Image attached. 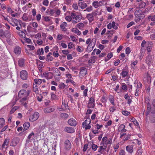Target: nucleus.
Masks as SVG:
<instances>
[{
  "label": "nucleus",
  "instance_id": "nucleus-34",
  "mask_svg": "<svg viewBox=\"0 0 155 155\" xmlns=\"http://www.w3.org/2000/svg\"><path fill=\"white\" fill-rule=\"evenodd\" d=\"M30 126V124L28 122H26L23 124L24 130H26L28 129Z\"/></svg>",
  "mask_w": 155,
  "mask_h": 155
},
{
  "label": "nucleus",
  "instance_id": "nucleus-4",
  "mask_svg": "<svg viewBox=\"0 0 155 155\" xmlns=\"http://www.w3.org/2000/svg\"><path fill=\"white\" fill-rule=\"evenodd\" d=\"M95 43L96 39L94 38L93 39L87 48V51L90 52L92 51L95 45Z\"/></svg>",
  "mask_w": 155,
  "mask_h": 155
},
{
  "label": "nucleus",
  "instance_id": "nucleus-52",
  "mask_svg": "<svg viewBox=\"0 0 155 155\" xmlns=\"http://www.w3.org/2000/svg\"><path fill=\"white\" fill-rule=\"evenodd\" d=\"M81 19V17L80 15H77L73 19H75L78 22L80 21Z\"/></svg>",
  "mask_w": 155,
  "mask_h": 155
},
{
  "label": "nucleus",
  "instance_id": "nucleus-62",
  "mask_svg": "<svg viewBox=\"0 0 155 155\" xmlns=\"http://www.w3.org/2000/svg\"><path fill=\"white\" fill-rule=\"evenodd\" d=\"M42 3L44 5L48 6V5L49 1L48 0H44Z\"/></svg>",
  "mask_w": 155,
  "mask_h": 155
},
{
  "label": "nucleus",
  "instance_id": "nucleus-14",
  "mask_svg": "<svg viewBox=\"0 0 155 155\" xmlns=\"http://www.w3.org/2000/svg\"><path fill=\"white\" fill-rule=\"evenodd\" d=\"M55 110L53 107H50L46 108L44 109V111L45 113H48L54 111Z\"/></svg>",
  "mask_w": 155,
  "mask_h": 155
},
{
  "label": "nucleus",
  "instance_id": "nucleus-47",
  "mask_svg": "<svg viewBox=\"0 0 155 155\" xmlns=\"http://www.w3.org/2000/svg\"><path fill=\"white\" fill-rule=\"evenodd\" d=\"M131 120L133 122L134 124L136 126H137L139 125V124L137 120L134 118V117H132L131 118Z\"/></svg>",
  "mask_w": 155,
  "mask_h": 155
},
{
  "label": "nucleus",
  "instance_id": "nucleus-27",
  "mask_svg": "<svg viewBox=\"0 0 155 155\" xmlns=\"http://www.w3.org/2000/svg\"><path fill=\"white\" fill-rule=\"evenodd\" d=\"M128 72L125 70L124 69L122 70V72L120 73V75L122 78H125L127 76Z\"/></svg>",
  "mask_w": 155,
  "mask_h": 155
},
{
  "label": "nucleus",
  "instance_id": "nucleus-36",
  "mask_svg": "<svg viewBox=\"0 0 155 155\" xmlns=\"http://www.w3.org/2000/svg\"><path fill=\"white\" fill-rule=\"evenodd\" d=\"M146 5V3L143 2H141L139 3V8H144Z\"/></svg>",
  "mask_w": 155,
  "mask_h": 155
},
{
  "label": "nucleus",
  "instance_id": "nucleus-30",
  "mask_svg": "<svg viewBox=\"0 0 155 155\" xmlns=\"http://www.w3.org/2000/svg\"><path fill=\"white\" fill-rule=\"evenodd\" d=\"M33 91L36 94H38V88L36 84H34L33 85Z\"/></svg>",
  "mask_w": 155,
  "mask_h": 155
},
{
  "label": "nucleus",
  "instance_id": "nucleus-60",
  "mask_svg": "<svg viewBox=\"0 0 155 155\" xmlns=\"http://www.w3.org/2000/svg\"><path fill=\"white\" fill-rule=\"evenodd\" d=\"M4 31L2 29H0V37L4 38Z\"/></svg>",
  "mask_w": 155,
  "mask_h": 155
},
{
  "label": "nucleus",
  "instance_id": "nucleus-22",
  "mask_svg": "<svg viewBox=\"0 0 155 155\" xmlns=\"http://www.w3.org/2000/svg\"><path fill=\"white\" fill-rule=\"evenodd\" d=\"M78 5L82 9L85 8L87 6L86 3H85L84 2H79Z\"/></svg>",
  "mask_w": 155,
  "mask_h": 155
},
{
  "label": "nucleus",
  "instance_id": "nucleus-48",
  "mask_svg": "<svg viewBox=\"0 0 155 155\" xmlns=\"http://www.w3.org/2000/svg\"><path fill=\"white\" fill-rule=\"evenodd\" d=\"M109 100L110 103L113 105L115 106V105L114 102V97H112L111 98H109Z\"/></svg>",
  "mask_w": 155,
  "mask_h": 155
},
{
  "label": "nucleus",
  "instance_id": "nucleus-8",
  "mask_svg": "<svg viewBox=\"0 0 155 155\" xmlns=\"http://www.w3.org/2000/svg\"><path fill=\"white\" fill-rule=\"evenodd\" d=\"M153 56L151 55H148L146 57V62L149 66L152 64L153 62Z\"/></svg>",
  "mask_w": 155,
  "mask_h": 155
},
{
  "label": "nucleus",
  "instance_id": "nucleus-31",
  "mask_svg": "<svg viewBox=\"0 0 155 155\" xmlns=\"http://www.w3.org/2000/svg\"><path fill=\"white\" fill-rule=\"evenodd\" d=\"M60 116L62 119H66L68 118L69 115L67 113H62L61 114Z\"/></svg>",
  "mask_w": 155,
  "mask_h": 155
},
{
  "label": "nucleus",
  "instance_id": "nucleus-40",
  "mask_svg": "<svg viewBox=\"0 0 155 155\" xmlns=\"http://www.w3.org/2000/svg\"><path fill=\"white\" fill-rule=\"evenodd\" d=\"M44 54V50L43 48L38 49L37 51V54L38 55H42Z\"/></svg>",
  "mask_w": 155,
  "mask_h": 155
},
{
  "label": "nucleus",
  "instance_id": "nucleus-15",
  "mask_svg": "<svg viewBox=\"0 0 155 155\" xmlns=\"http://www.w3.org/2000/svg\"><path fill=\"white\" fill-rule=\"evenodd\" d=\"M94 14L96 15L97 14V13H95L92 12L91 14H88L87 15L86 17L89 20L90 22H91L93 20L94 18L93 16Z\"/></svg>",
  "mask_w": 155,
  "mask_h": 155
},
{
  "label": "nucleus",
  "instance_id": "nucleus-53",
  "mask_svg": "<svg viewBox=\"0 0 155 155\" xmlns=\"http://www.w3.org/2000/svg\"><path fill=\"white\" fill-rule=\"evenodd\" d=\"M22 19L24 21H28V18L27 17L26 14L24 13L23 14L22 17Z\"/></svg>",
  "mask_w": 155,
  "mask_h": 155
},
{
  "label": "nucleus",
  "instance_id": "nucleus-24",
  "mask_svg": "<svg viewBox=\"0 0 155 155\" xmlns=\"http://www.w3.org/2000/svg\"><path fill=\"white\" fill-rule=\"evenodd\" d=\"M18 65L21 67H23L24 65L25 60L24 59H20L18 61Z\"/></svg>",
  "mask_w": 155,
  "mask_h": 155
},
{
  "label": "nucleus",
  "instance_id": "nucleus-41",
  "mask_svg": "<svg viewBox=\"0 0 155 155\" xmlns=\"http://www.w3.org/2000/svg\"><path fill=\"white\" fill-rule=\"evenodd\" d=\"M53 59L52 56L48 55L46 57V60L47 61H51Z\"/></svg>",
  "mask_w": 155,
  "mask_h": 155
},
{
  "label": "nucleus",
  "instance_id": "nucleus-38",
  "mask_svg": "<svg viewBox=\"0 0 155 155\" xmlns=\"http://www.w3.org/2000/svg\"><path fill=\"white\" fill-rule=\"evenodd\" d=\"M148 19L149 20L155 21V15L153 14L150 15L148 16Z\"/></svg>",
  "mask_w": 155,
  "mask_h": 155
},
{
  "label": "nucleus",
  "instance_id": "nucleus-42",
  "mask_svg": "<svg viewBox=\"0 0 155 155\" xmlns=\"http://www.w3.org/2000/svg\"><path fill=\"white\" fill-rule=\"evenodd\" d=\"M34 81L35 82V84H40L42 82V80L39 79H35L34 80Z\"/></svg>",
  "mask_w": 155,
  "mask_h": 155
},
{
  "label": "nucleus",
  "instance_id": "nucleus-28",
  "mask_svg": "<svg viewBox=\"0 0 155 155\" xmlns=\"http://www.w3.org/2000/svg\"><path fill=\"white\" fill-rule=\"evenodd\" d=\"M9 141V139L6 138L5 139L4 141L2 146V148L3 149V148H5V146H8Z\"/></svg>",
  "mask_w": 155,
  "mask_h": 155
},
{
  "label": "nucleus",
  "instance_id": "nucleus-7",
  "mask_svg": "<svg viewBox=\"0 0 155 155\" xmlns=\"http://www.w3.org/2000/svg\"><path fill=\"white\" fill-rule=\"evenodd\" d=\"M20 76L22 80H26L28 76L27 71L25 70H22L20 72Z\"/></svg>",
  "mask_w": 155,
  "mask_h": 155
},
{
  "label": "nucleus",
  "instance_id": "nucleus-2",
  "mask_svg": "<svg viewBox=\"0 0 155 155\" xmlns=\"http://www.w3.org/2000/svg\"><path fill=\"white\" fill-rule=\"evenodd\" d=\"M149 10V9L147 8H146L143 11L140 9L136 10L135 12V15L137 18V20L140 21L143 18L145 15L148 14Z\"/></svg>",
  "mask_w": 155,
  "mask_h": 155
},
{
  "label": "nucleus",
  "instance_id": "nucleus-21",
  "mask_svg": "<svg viewBox=\"0 0 155 155\" xmlns=\"http://www.w3.org/2000/svg\"><path fill=\"white\" fill-rule=\"evenodd\" d=\"M133 145H128L126 147V150L130 153L131 154L133 152Z\"/></svg>",
  "mask_w": 155,
  "mask_h": 155
},
{
  "label": "nucleus",
  "instance_id": "nucleus-63",
  "mask_svg": "<svg viewBox=\"0 0 155 155\" xmlns=\"http://www.w3.org/2000/svg\"><path fill=\"white\" fill-rule=\"evenodd\" d=\"M101 101L103 103H106L107 102V98L105 96H103L101 99Z\"/></svg>",
  "mask_w": 155,
  "mask_h": 155
},
{
  "label": "nucleus",
  "instance_id": "nucleus-17",
  "mask_svg": "<svg viewBox=\"0 0 155 155\" xmlns=\"http://www.w3.org/2000/svg\"><path fill=\"white\" fill-rule=\"evenodd\" d=\"M53 50L54 51L53 53V56L56 57H57L59 55L58 53V46H55L53 48Z\"/></svg>",
  "mask_w": 155,
  "mask_h": 155
},
{
  "label": "nucleus",
  "instance_id": "nucleus-45",
  "mask_svg": "<svg viewBox=\"0 0 155 155\" xmlns=\"http://www.w3.org/2000/svg\"><path fill=\"white\" fill-rule=\"evenodd\" d=\"M77 27L81 30L84 27V25L82 23L80 22L77 25Z\"/></svg>",
  "mask_w": 155,
  "mask_h": 155
},
{
  "label": "nucleus",
  "instance_id": "nucleus-1",
  "mask_svg": "<svg viewBox=\"0 0 155 155\" xmlns=\"http://www.w3.org/2000/svg\"><path fill=\"white\" fill-rule=\"evenodd\" d=\"M31 92L30 89H28L27 91L24 89L20 90L18 93L20 102L23 103L27 101L29 98V96Z\"/></svg>",
  "mask_w": 155,
  "mask_h": 155
},
{
  "label": "nucleus",
  "instance_id": "nucleus-54",
  "mask_svg": "<svg viewBox=\"0 0 155 155\" xmlns=\"http://www.w3.org/2000/svg\"><path fill=\"white\" fill-rule=\"evenodd\" d=\"M116 107L113 105V106H111L110 108V112L113 113L114 111H115L116 109Z\"/></svg>",
  "mask_w": 155,
  "mask_h": 155
},
{
  "label": "nucleus",
  "instance_id": "nucleus-33",
  "mask_svg": "<svg viewBox=\"0 0 155 155\" xmlns=\"http://www.w3.org/2000/svg\"><path fill=\"white\" fill-rule=\"evenodd\" d=\"M112 138H110L105 141V142H104L103 143L106 145V146H107L108 144L110 145L112 144Z\"/></svg>",
  "mask_w": 155,
  "mask_h": 155
},
{
  "label": "nucleus",
  "instance_id": "nucleus-61",
  "mask_svg": "<svg viewBox=\"0 0 155 155\" xmlns=\"http://www.w3.org/2000/svg\"><path fill=\"white\" fill-rule=\"evenodd\" d=\"M122 113L123 115L125 116H128L130 114L129 112L126 110L122 111Z\"/></svg>",
  "mask_w": 155,
  "mask_h": 155
},
{
  "label": "nucleus",
  "instance_id": "nucleus-56",
  "mask_svg": "<svg viewBox=\"0 0 155 155\" xmlns=\"http://www.w3.org/2000/svg\"><path fill=\"white\" fill-rule=\"evenodd\" d=\"M91 147L92 150L94 151H95L97 150V149L98 147L97 145L95 144H92L91 145Z\"/></svg>",
  "mask_w": 155,
  "mask_h": 155
},
{
  "label": "nucleus",
  "instance_id": "nucleus-32",
  "mask_svg": "<svg viewBox=\"0 0 155 155\" xmlns=\"http://www.w3.org/2000/svg\"><path fill=\"white\" fill-rule=\"evenodd\" d=\"M71 31L77 34L78 35H79L81 34V32L77 28H73Z\"/></svg>",
  "mask_w": 155,
  "mask_h": 155
},
{
  "label": "nucleus",
  "instance_id": "nucleus-39",
  "mask_svg": "<svg viewBox=\"0 0 155 155\" xmlns=\"http://www.w3.org/2000/svg\"><path fill=\"white\" fill-rule=\"evenodd\" d=\"M47 12L50 15H53L55 13V11L52 9H48L47 10Z\"/></svg>",
  "mask_w": 155,
  "mask_h": 155
},
{
  "label": "nucleus",
  "instance_id": "nucleus-58",
  "mask_svg": "<svg viewBox=\"0 0 155 155\" xmlns=\"http://www.w3.org/2000/svg\"><path fill=\"white\" fill-rule=\"evenodd\" d=\"M112 28L114 29H117L118 28L117 25H115V23L114 21H113L112 22Z\"/></svg>",
  "mask_w": 155,
  "mask_h": 155
},
{
  "label": "nucleus",
  "instance_id": "nucleus-6",
  "mask_svg": "<svg viewBox=\"0 0 155 155\" xmlns=\"http://www.w3.org/2000/svg\"><path fill=\"white\" fill-rule=\"evenodd\" d=\"M39 117V113L38 112H35L31 114L29 117V120L30 121H34L38 118Z\"/></svg>",
  "mask_w": 155,
  "mask_h": 155
},
{
  "label": "nucleus",
  "instance_id": "nucleus-29",
  "mask_svg": "<svg viewBox=\"0 0 155 155\" xmlns=\"http://www.w3.org/2000/svg\"><path fill=\"white\" fill-rule=\"evenodd\" d=\"M124 98L125 99L127 100V103L128 104H130L131 103L132 101L127 94H126L125 95Z\"/></svg>",
  "mask_w": 155,
  "mask_h": 155
},
{
  "label": "nucleus",
  "instance_id": "nucleus-64",
  "mask_svg": "<svg viewBox=\"0 0 155 155\" xmlns=\"http://www.w3.org/2000/svg\"><path fill=\"white\" fill-rule=\"evenodd\" d=\"M125 151L123 149L120 150L119 152V155H125Z\"/></svg>",
  "mask_w": 155,
  "mask_h": 155
},
{
  "label": "nucleus",
  "instance_id": "nucleus-55",
  "mask_svg": "<svg viewBox=\"0 0 155 155\" xmlns=\"http://www.w3.org/2000/svg\"><path fill=\"white\" fill-rule=\"evenodd\" d=\"M119 147V143H117L114 145V152H116Z\"/></svg>",
  "mask_w": 155,
  "mask_h": 155
},
{
  "label": "nucleus",
  "instance_id": "nucleus-13",
  "mask_svg": "<svg viewBox=\"0 0 155 155\" xmlns=\"http://www.w3.org/2000/svg\"><path fill=\"white\" fill-rule=\"evenodd\" d=\"M65 148L67 150H69L71 147V144L70 141L68 140H65L64 143Z\"/></svg>",
  "mask_w": 155,
  "mask_h": 155
},
{
  "label": "nucleus",
  "instance_id": "nucleus-25",
  "mask_svg": "<svg viewBox=\"0 0 155 155\" xmlns=\"http://www.w3.org/2000/svg\"><path fill=\"white\" fill-rule=\"evenodd\" d=\"M62 107H63V108L66 109L67 107H68L67 100H66L65 99H64V100H63V99H62Z\"/></svg>",
  "mask_w": 155,
  "mask_h": 155
},
{
  "label": "nucleus",
  "instance_id": "nucleus-20",
  "mask_svg": "<svg viewBox=\"0 0 155 155\" xmlns=\"http://www.w3.org/2000/svg\"><path fill=\"white\" fill-rule=\"evenodd\" d=\"M67 25V23L64 22H63L60 25V28L62 30V31H65L67 30V28H66V27Z\"/></svg>",
  "mask_w": 155,
  "mask_h": 155
},
{
  "label": "nucleus",
  "instance_id": "nucleus-50",
  "mask_svg": "<svg viewBox=\"0 0 155 155\" xmlns=\"http://www.w3.org/2000/svg\"><path fill=\"white\" fill-rule=\"evenodd\" d=\"M18 107L17 106H15L13 107L10 112V114H13L16 110L18 109Z\"/></svg>",
  "mask_w": 155,
  "mask_h": 155
},
{
  "label": "nucleus",
  "instance_id": "nucleus-51",
  "mask_svg": "<svg viewBox=\"0 0 155 155\" xmlns=\"http://www.w3.org/2000/svg\"><path fill=\"white\" fill-rule=\"evenodd\" d=\"M125 125L123 124H121L119 127L118 129V131H121L124 128H125Z\"/></svg>",
  "mask_w": 155,
  "mask_h": 155
},
{
  "label": "nucleus",
  "instance_id": "nucleus-11",
  "mask_svg": "<svg viewBox=\"0 0 155 155\" xmlns=\"http://www.w3.org/2000/svg\"><path fill=\"white\" fill-rule=\"evenodd\" d=\"M19 139L18 137H16L13 138L11 142V146L15 147V146L19 143Z\"/></svg>",
  "mask_w": 155,
  "mask_h": 155
},
{
  "label": "nucleus",
  "instance_id": "nucleus-35",
  "mask_svg": "<svg viewBox=\"0 0 155 155\" xmlns=\"http://www.w3.org/2000/svg\"><path fill=\"white\" fill-rule=\"evenodd\" d=\"M5 121L3 118H0V128H2L5 124Z\"/></svg>",
  "mask_w": 155,
  "mask_h": 155
},
{
  "label": "nucleus",
  "instance_id": "nucleus-12",
  "mask_svg": "<svg viewBox=\"0 0 155 155\" xmlns=\"http://www.w3.org/2000/svg\"><path fill=\"white\" fill-rule=\"evenodd\" d=\"M103 1H101L98 2V1H94L92 4V5L95 8H97L101 6L102 5Z\"/></svg>",
  "mask_w": 155,
  "mask_h": 155
},
{
  "label": "nucleus",
  "instance_id": "nucleus-26",
  "mask_svg": "<svg viewBox=\"0 0 155 155\" xmlns=\"http://www.w3.org/2000/svg\"><path fill=\"white\" fill-rule=\"evenodd\" d=\"M142 86V84L140 82H139V83H137V86H136V91L137 93H138L140 90V89L141 88Z\"/></svg>",
  "mask_w": 155,
  "mask_h": 155
},
{
  "label": "nucleus",
  "instance_id": "nucleus-19",
  "mask_svg": "<svg viewBox=\"0 0 155 155\" xmlns=\"http://www.w3.org/2000/svg\"><path fill=\"white\" fill-rule=\"evenodd\" d=\"M21 52V48L20 47L16 46L14 48V52L15 54L19 55Z\"/></svg>",
  "mask_w": 155,
  "mask_h": 155
},
{
  "label": "nucleus",
  "instance_id": "nucleus-49",
  "mask_svg": "<svg viewBox=\"0 0 155 155\" xmlns=\"http://www.w3.org/2000/svg\"><path fill=\"white\" fill-rule=\"evenodd\" d=\"M65 87V85L63 83H61L58 85L59 88L61 89L64 88Z\"/></svg>",
  "mask_w": 155,
  "mask_h": 155
},
{
  "label": "nucleus",
  "instance_id": "nucleus-43",
  "mask_svg": "<svg viewBox=\"0 0 155 155\" xmlns=\"http://www.w3.org/2000/svg\"><path fill=\"white\" fill-rule=\"evenodd\" d=\"M46 77L48 79H49L52 78L53 77L52 73L51 72L48 73L46 74Z\"/></svg>",
  "mask_w": 155,
  "mask_h": 155
},
{
  "label": "nucleus",
  "instance_id": "nucleus-10",
  "mask_svg": "<svg viewBox=\"0 0 155 155\" xmlns=\"http://www.w3.org/2000/svg\"><path fill=\"white\" fill-rule=\"evenodd\" d=\"M68 123L69 125L72 126H76L77 124L76 120L73 118H71L68 120Z\"/></svg>",
  "mask_w": 155,
  "mask_h": 155
},
{
  "label": "nucleus",
  "instance_id": "nucleus-59",
  "mask_svg": "<svg viewBox=\"0 0 155 155\" xmlns=\"http://www.w3.org/2000/svg\"><path fill=\"white\" fill-rule=\"evenodd\" d=\"M93 10L92 7L91 6H90L86 8V9L84 10V11H87L90 12L92 11Z\"/></svg>",
  "mask_w": 155,
  "mask_h": 155
},
{
  "label": "nucleus",
  "instance_id": "nucleus-9",
  "mask_svg": "<svg viewBox=\"0 0 155 155\" xmlns=\"http://www.w3.org/2000/svg\"><path fill=\"white\" fill-rule=\"evenodd\" d=\"M87 73V69L84 67L81 68V71L80 72V77L82 78L86 75Z\"/></svg>",
  "mask_w": 155,
  "mask_h": 155
},
{
  "label": "nucleus",
  "instance_id": "nucleus-5",
  "mask_svg": "<svg viewBox=\"0 0 155 155\" xmlns=\"http://www.w3.org/2000/svg\"><path fill=\"white\" fill-rule=\"evenodd\" d=\"M95 106V99L93 97H91L89 99L87 107L89 108H93Z\"/></svg>",
  "mask_w": 155,
  "mask_h": 155
},
{
  "label": "nucleus",
  "instance_id": "nucleus-18",
  "mask_svg": "<svg viewBox=\"0 0 155 155\" xmlns=\"http://www.w3.org/2000/svg\"><path fill=\"white\" fill-rule=\"evenodd\" d=\"M146 102L147 104V113L148 114L149 112V109H150L151 105L149 103L150 100L148 98H147L145 99Z\"/></svg>",
  "mask_w": 155,
  "mask_h": 155
},
{
  "label": "nucleus",
  "instance_id": "nucleus-16",
  "mask_svg": "<svg viewBox=\"0 0 155 155\" xmlns=\"http://www.w3.org/2000/svg\"><path fill=\"white\" fill-rule=\"evenodd\" d=\"M64 130L69 133H73L74 132V129L71 127H66L64 128Z\"/></svg>",
  "mask_w": 155,
  "mask_h": 155
},
{
  "label": "nucleus",
  "instance_id": "nucleus-46",
  "mask_svg": "<svg viewBox=\"0 0 155 155\" xmlns=\"http://www.w3.org/2000/svg\"><path fill=\"white\" fill-rule=\"evenodd\" d=\"M121 89L124 90L126 91L127 89V87L126 84L125 83H122L121 84Z\"/></svg>",
  "mask_w": 155,
  "mask_h": 155
},
{
  "label": "nucleus",
  "instance_id": "nucleus-57",
  "mask_svg": "<svg viewBox=\"0 0 155 155\" xmlns=\"http://www.w3.org/2000/svg\"><path fill=\"white\" fill-rule=\"evenodd\" d=\"M151 102L152 103V107L151 106V107L153 108V109L155 110V100H152Z\"/></svg>",
  "mask_w": 155,
  "mask_h": 155
},
{
  "label": "nucleus",
  "instance_id": "nucleus-44",
  "mask_svg": "<svg viewBox=\"0 0 155 155\" xmlns=\"http://www.w3.org/2000/svg\"><path fill=\"white\" fill-rule=\"evenodd\" d=\"M51 98L53 100H56L58 99V98L57 96L54 94L53 92L51 93Z\"/></svg>",
  "mask_w": 155,
  "mask_h": 155
},
{
  "label": "nucleus",
  "instance_id": "nucleus-23",
  "mask_svg": "<svg viewBox=\"0 0 155 155\" xmlns=\"http://www.w3.org/2000/svg\"><path fill=\"white\" fill-rule=\"evenodd\" d=\"M91 121L90 118H87L82 123L83 127H85V126L91 123Z\"/></svg>",
  "mask_w": 155,
  "mask_h": 155
},
{
  "label": "nucleus",
  "instance_id": "nucleus-3",
  "mask_svg": "<svg viewBox=\"0 0 155 155\" xmlns=\"http://www.w3.org/2000/svg\"><path fill=\"white\" fill-rule=\"evenodd\" d=\"M145 113L147 117H149L152 123L155 122V110L153 108H150L148 114L147 113V110Z\"/></svg>",
  "mask_w": 155,
  "mask_h": 155
},
{
  "label": "nucleus",
  "instance_id": "nucleus-37",
  "mask_svg": "<svg viewBox=\"0 0 155 155\" xmlns=\"http://www.w3.org/2000/svg\"><path fill=\"white\" fill-rule=\"evenodd\" d=\"M4 37H5L6 38H9L10 37V31L8 30H5L4 31Z\"/></svg>",
  "mask_w": 155,
  "mask_h": 155
}]
</instances>
